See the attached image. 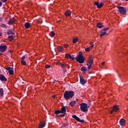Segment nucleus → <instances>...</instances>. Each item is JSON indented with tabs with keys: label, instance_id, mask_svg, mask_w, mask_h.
<instances>
[{
	"label": "nucleus",
	"instance_id": "27",
	"mask_svg": "<svg viewBox=\"0 0 128 128\" xmlns=\"http://www.w3.org/2000/svg\"><path fill=\"white\" fill-rule=\"evenodd\" d=\"M100 32L103 36L106 34V31H104V30H102L101 31H100Z\"/></svg>",
	"mask_w": 128,
	"mask_h": 128
},
{
	"label": "nucleus",
	"instance_id": "45",
	"mask_svg": "<svg viewBox=\"0 0 128 128\" xmlns=\"http://www.w3.org/2000/svg\"><path fill=\"white\" fill-rule=\"evenodd\" d=\"M104 36V35H102V34H101L100 35V36Z\"/></svg>",
	"mask_w": 128,
	"mask_h": 128
},
{
	"label": "nucleus",
	"instance_id": "3",
	"mask_svg": "<svg viewBox=\"0 0 128 128\" xmlns=\"http://www.w3.org/2000/svg\"><path fill=\"white\" fill-rule=\"evenodd\" d=\"M92 64H94V59L89 57L87 60L86 66L88 70H90L92 66Z\"/></svg>",
	"mask_w": 128,
	"mask_h": 128
},
{
	"label": "nucleus",
	"instance_id": "20",
	"mask_svg": "<svg viewBox=\"0 0 128 128\" xmlns=\"http://www.w3.org/2000/svg\"><path fill=\"white\" fill-rule=\"evenodd\" d=\"M24 26L26 28H29L30 27V24L28 22H26L24 24Z\"/></svg>",
	"mask_w": 128,
	"mask_h": 128
},
{
	"label": "nucleus",
	"instance_id": "29",
	"mask_svg": "<svg viewBox=\"0 0 128 128\" xmlns=\"http://www.w3.org/2000/svg\"><path fill=\"white\" fill-rule=\"evenodd\" d=\"M54 114H62V112H60V110H56L55 111Z\"/></svg>",
	"mask_w": 128,
	"mask_h": 128
},
{
	"label": "nucleus",
	"instance_id": "15",
	"mask_svg": "<svg viewBox=\"0 0 128 128\" xmlns=\"http://www.w3.org/2000/svg\"><path fill=\"white\" fill-rule=\"evenodd\" d=\"M16 20L14 18H12L8 22V24H14L15 23Z\"/></svg>",
	"mask_w": 128,
	"mask_h": 128
},
{
	"label": "nucleus",
	"instance_id": "18",
	"mask_svg": "<svg viewBox=\"0 0 128 128\" xmlns=\"http://www.w3.org/2000/svg\"><path fill=\"white\" fill-rule=\"evenodd\" d=\"M60 112L61 114H64V112H66V107L63 106L61 108V110H60Z\"/></svg>",
	"mask_w": 128,
	"mask_h": 128
},
{
	"label": "nucleus",
	"instance_id": "23",
	"mask_svg": "<svg viewBox=\"0 0 128 128\" xmlns=\"http://www.w3.org/2000/svg\"><path fill=\"white\" fill-rule=\"evenodd\" d=\"M97 28H104V26L101 23H98L97 24Z\"/></svg>",
	"mask_w": 128,
	"mask_h": 128
},
{
	"label": "nucleus",
	"instance_id": "12",
	"mask_svg": "<svg viewBox=\"0 0 128 128\" xmlns=\"http://www.w3.org/2000/svg\"><path fill=\"white\" fill-rule=\"evenodd\" d=\"M0 80L3 82H6L7 80L6 78V76H4V75L2 74H0Z\"/></svg>",
	"mask_w": 128,
	"mask_h": 128
},
{
	"label": "nucleus",
	"instance_id": "19",
	"mask_svg": "<svg viewBox=\"0 0 128 128\" xmlns=\"http://www.w3.org/2000/svg\"><path fill=\"white\" fill-rule=\"evenodd\" d=\"M76 104V100H73L70 103V106H74Z\"/></svg>",
	"mask_w": 128,
	"mask_h": 128
},
{
	"label": "nucleus",
	"instance_id": "35",
	"mask_svg": "<svg viewBox=\"0 0 128 128\" xmlns=\"http://www.w3.org/2000/svg\"><path fill=\"white\" fill-rule=\"evenodd\" d=\"M45 68H50V66L48 64H47L45 66Z\"/></svg>",
	"mask_w": 128,
	"mask_h": 128
},
{
	"label": "nucleus",
	"instance_id": "37",
	"mask_svg": "<svg viewBox=\"0 0 128 128\" xmlns=\"http://www.w3.org/2000/svg\"><path fill=\"white\" fill-rule=\"evenodd\" d=\"M2 2H8V0H0Z\"/></svg>",
	"mask_w": 128,
	"mask_h": 128
},
{
	"label": "nucleus",
	"instance_id": "47",
	"mask_svg": "<svg viewBox=\"0 0 128 128\" xmlns=\"http://www.w3.org/2000/svg\"><path fill=\"white\" fill-rule=\"evenodd\" d=\"M126 2H128V0H126Z\"/></svg>",
	"mask_w": 128,
	"mask_h": 128
},
{
	"label": "nucleus",
	"instance_id": "31",
	"mask_svg": "<svg viewBox=\"0 0 128 128\" xmlns=\"http://www.w3.org/2000/svg\"><path fill=\"white\" fill-rule=\"evenodd\" d=\"M21 64H22L24 66H26V61H24V60H22L21 61Z\"/></svg>",
	"mask_w": 128,
	"mask_h": 128
},
{
	"label": "nucleus",
	"instance_id": "38",
	"mask_svg": "<svg viewBox=\"0 0 128 128\" xmlns=\"http://www.w3.org/2000/svg\"><path fill=\"white\" fill-rule=\"evenodd\" d=\"M68 44H64V48H68Z\"/></svg>",
	"mask_w": 128,
	"mask_h": 128
},
{
	"label": "nucleus",
	"instance_id": "1",
	"mask_svg": "<svg viewBox=\"0 0 128 128\" xmlns=\"http://www.w3.org/2000/svg\"><path fill=\"white\" fill-rule=\"evenodd\" d=\"M74 96V92L72 90L66 91L64 94V98H65V100L72 98Z\"/></svg>",
	"mask_w": 128,
	"mask_h": 128
},
{
	"label": "nucleus",
	"instance_id": "33",
	"mask_svg": "<svg viewBox=\"0 0 128 128\" xmlns=\"http://www.w3.org/2000/svg\"><path fill=\"white\" fill-rule=\"evenodd\" d=\"M8 34H14V32H12L10 30H9L8 32Z\"/></svg>",
	"mask_w": 128,
	"mask_h": 128
},
{
	"label": "nucleus",
	"instance_id": "46",
	"mask_svg": "<svg viewBox=\"0 0 128 128\" xmlns=\"http://www.w3.org/2000/svg\"><path fill=\"white\" fill-rule=\"evenodd\" d=\"M54 98H56V96H53Z\"/></svg>",
	"mask_w": 128,
	"mask_h": 128
},
{
	"label": "nucleus",
	"instance_id": "21",
	"mask_svg": "<svg viewBox=\"0 0 128 128\" xmlns=\"http://www.w3.org/2000/svg\"><path fill=\"white\" fill-rule=\"evenodd\" d=\"M80 70L82 72H86V70H88V68H86V67H84V66H82L81 68H80Z\"/></svg>",
	"mask_w": 128,
	"mask_h": 128
},
{
	"label": "nucleus",
	"instance_id": "4",
	"mask_svg": "<svg viewBox=\"0 0 128 128\" xmlns=\"http://www.w3.org/2000/svg\"><path fill=\"white\" fill-rule=\"evenodd\" d=\"M80 108L83 112H86L88 109V104L86 103H82L80 104Z\"/></svg>",
	"mask_w": 128,
	"mask_h": 128
},
{
	"label": "nucleus",
	"instance_id": "13",
	"mask_svg": "<svg viewBox=\"0 0 128 128\" xmlns=\"http://www.w3.org/2000/svg\"><path fill=\"white\" fill-rule=\"evenodd\" d=\"M65 57L66 58H70V60H74V56H70V54H66L65 56Z\"/></svg>",
	"mask_w": 128,
	"mask_h": 128
},
{
	"label": "nucleus",
	"instance_id": "14",
	"mask_svg": "<svg viewBox=\"0 0 128 128\" xmlns=\"http://www.w3.org/2000/svg\"><path fill=\"white\" fill-rule=\"evenodd\" d=\"M46 126V122H40L39 124L38 128H43Z\"/></svg>",
	"mask_w": 128,
	"mask_h": 128
},
{
	"label": "nucleus",
	"instance_id": "2",
	"mask_svg": "<svg viewBox=\"0 0 128 128\" xmlns=\"http://www.w3.org/2000/svg\"><path fill=\"white\" fill-rule=\"evenodd\" d=\"M75 58L79 64H84V58L82 54L77 56Z\"/></svg>",
	"mask_w": 128,
	"mask_h": 128
},
{
	"label": "nucleus",
	"instance_id": "39",
	"mask_svg": "<svg viewBox=\"0 0 128 128\" xmlns=\"http://www.w3.org/2000/svg\"><path fill=\"white\" fill-rule=\"evenodd\" d=\"M24 58H26V56H23L22 58V60H24Z\"/></svg>",
	"mask_w": 128,
	"mask_h": 128
},
{
	"label": "nucleus",
	"instance_id": "22",
	"mask_svg": "<svg viewBox=\"0 0 128 128\" xmlns=\"http://www.w3.org/2000/svg\"><path fill=\"white\" fill-rule=\"evenodd\" d=\"M65 16H70V10H67L65 12Z\"/></svg>",
	"mask_w": 128,
	"mask_h": 128
},
{
	"label": "nucleus",
	"instance_id": "30",
	"mask_svg": "<svg viewBox=\"0 0 128 128\" xmlns=\"http://www.w3.org/2000/svg\"><path fill=\"white\" fill-rule=\"evenodd\" d=\"M56 36V34H54V31H52L50 32V36Z\"/></svg>",
	"mask_w": 128,
	"mask_h": 128
},
{
	"label": "nucleus",
	"instance_id": "44",
	"mask_svg": "<svg viewBox=\"0 0 128 128\" xmlns=\"http://www.w3.org/2000/svg\"><path fill=\"white\" fill-rule=\"evenodd\" d=\"M110 114H114V110L110 111Z\"/></svg>",
	"mask_w": 128,
	"mask_h": 128
},
{
	"label": "nucleus",
	"instance_id": "32",
	"mask_svg": "<svg viewBox=\"0 0 128 128\" xmlns=\"http://www.w3.org/2000/svg\"><path fill=\"white\" fill-rule=\"evenodd\" d=\"M109 28L108 27H106L105 28H103V30L104 32H106V30H108Z\"/></svg>",
	"mask_w": 128,
	"mask_h": 128
},
{
	"label": "nucleus",
	"instance_id": "7",
	"mask_svg": "<svg viewBox=\"0 0 128 128\" xmlns=\"http://www.w3.org/2000/svg\"><path fill=\"white\" fill-rule=\"evenodd\" d=\"M6 70L10 74H14V68L10 67H7L6 68Z\"/></svg>",
	"mask_w": 128,
	"mask_h": 128
},
{
	"label": "nucleus",
	"instance_id": "11",
	"mask_svg": "<svg viewBox=\"0 0 128 128\" xmlns=\"http://www.w3.org/2000/svg\"><path fill=\"white\" fill-rule=\"evenodd\" d=\"M80 82L82 86H84L86 84V80L84 78H80Z\"/></svg>",
	"mask_w": 128,
	"mask_h": 128
},
{
	"label": "nucleus",
	"instance_id": "8",
	"mask_svg": "<svg viewBox=\"0 0 128 128\" xmlns=\"http://www.w3.org/2000/svg\"><path fill=\"white\" fill-rule=\"evenodd\" d=\"M119 124L121 126H126V120L124 118L120 119Z\"/></svg>",
	"mask_w": 128,
	"mask_h": 128
},
{
	"label": "nucleus",
	"instance_id": "5",
	"mask_svg": "<svg viewBox=\"0 0 128 128\" xmlns=\"http://www.w3.org/2000/svg\"><path fill=\"white\" fill-rule=\"evenodd\" d=\"M118 8L121 14H124L126 12V9L122 6H118Z\"/></svg>",
	"mask_w": 128,
	"mask_h": 128
},
{
	"label": "nucleus",
	"instance_id": "16",
	"mask_svg": "<svg viewBox=\"0 0 128 128\" xmlns=\"http://www.w3.org/2000/svg\"><path fill=\"white\" fill-rule=\"evenodd\" d=\"M58 50L60 52H62L64 51V47L62 46H58L57 48Z\"/></svg>",
	"mask_w": 128,
	"mask_h": 128
},
{
	"label": "nucleus",
	"instance_id": "17",
	"mask_svg": "<svg viewBox=\"0 0 128 128\" xmlns=\"http://www.w3.org/2000/svg\"><path fill=\"white\" fill-rule=\"evenodd\" d=\"M120 110V108H118V106H113V110L114 112H118V110Z\"/></svg>",
	"mask_w": 128,
	"mask_h": 128
},
{
	"label": "nucleus",
	"instance_id": "6",
	"mask_svg": "<svg viewBox=\"0 0 128 128\" xmlns=\"http://www.w3.org/2000/svg\"><path fill=\"white\" fill-rule=\"evenodd\" d=\"M8 48V46L6 44H1L0 45V52H4L6 51V50Z\"/></svg>",
	"mask_w": 128,
	"mask_h": 128
},
{
	"label": "nucleus",
	"instance_id": "25",
	"mask_svg": "<svg viewBox=\"0 0 128 128\" xmlns=\"http://www.w3.org/2000/svg\"><path fill=\"white\" fill-rule=\"evenodd\" d=\"M8 38L10 42H12L14 40V36H10L8 37Z\"/></svg>",
	"mask_w": 128,
	"mask_h": 128
},
{
	"label": "nucleus",
	"instance_id": "43",
	"mask_svg": "<svg viewBox=\"0 0 128 128\" xmlns=\"http://www.w3.org/2000/svg\"><path fill=\"white\" fill-rule=\"evenodd\" d=\"M89 44H92V45L94 44V42H90L89 43Z\"/></svg>",
	"mask_w": 128,
	"mask_h": 128
},
{
	"label": "nucleus",
	"instance_id": "41",
	"mask_svg": "<svg viewBox=\"0 0 128 128\" xmlns=\"http://www.w3.org/2000/svg\"><path fill=\"white\" fill-rule=\"evenodd\" d=\"M94 44H92V46H90V48H94Z\"/></svg>",
	"mask_w": 128,
	"mask_h": 128
},
{
	"label": "nucleus",
	"instance_id": "24",
	"mask_svg": "<svg viewBox=\"0 0 128 128\" xmlns=\"http://www.w3.org/2000/svg\"><path fill=\"white\" fill-rule=\"evenodd\" d=\"M78 42V38H74L72 40L73 44H76V42Z\"/></svg>",
	"mask_w": 128,
	"mask_h": 128
},
{
	"label": "nucleus",
	"instance_id": "36",
	"mask_svg": "<svg viewBox=\"0 0 128 128\" xmlns=\"http://www.w3.org/2000/svg\"><path fill=\"white\" fill-rule=\"evenodd\" d=\"M1 26H2V28H6V25H5L4 24H1Z\"/></svg>",
	"mask_w": 128,
	"mask_h": 128
},
{
	"label": "nucleus",
	"instance_id": "40",
	"mask_svg": "<svg viewBox=\"0 0 128 128\" xmlns=\"http://www.w3.org/2000/svg\"><path fill=\"white\" fill-rule=\"evenodd\" d=\"M104 64H106V62H102V66H104Z\"/></svg>",
	"mask_w": 128,
	"mask_h": 128
},
{
	"label": "nucleus",
	"instance_id": "34",
	"mask_svg": "<svg viewBox=\"0 0 128 128\" xmlns=\"http://www.w3.org/2000/svg\"><path fill=\"white\" fill-rule=\"evenodd\" d=\"M90 48H87L85 49L86 52H90Z\"/></svg>",
	"mask_w": 128,
	"mask_h": 128
},
{
	"label": "nucleus",
	"instance_id": "9",
	"mask_svg": "<svg viewBox=\"0 0 128 128\" xmlns=\"http://www.w3.org/2000/svg\"><path fill=\"white\" fill-rule=\"evenodd\" d=\"M94 4L97 6L98 8H102V6H104V4H102V2L100 4L98 2H95Z\"/></svg>",
	"mask_w": 128,
	"mask_h": 128
},
{
	"label": "nucleus",
	"instance_id": "28",
	"mask_svg": "<svg viewBox=\"0 0 128 128\" xmlns=\"http://www.w3.org/2000/svg\"><path fill=\"white\" fill-rule=\"evenodd\" d=\"M60 66L62 68H64L66 66V64L64 63H60Z\"/></svg>",
	"mask_w": 128,
	"mask_h": 128
},
{
	"label": "nucleus",
	"instance_id": "26",
	"mask_svg": "<svg viewBox=\"0 0 128 128\" xmlns=\"http://www.w3.org/2000/svg\"><path fill=\"white\" fill-rule=\"evenodd\" d=\"M4 96V90L0 88V96Z\"/></svg>",
	"mask_w": 128,
	"mask_h": 128
},
{
	"label": "nucleus",
	"instance_id": "42",
	"mask_svg": "<svg viewBox=\"0 0 128 128\" xmlns=\"http://www.w3.org/2000/svg\"><path fill=\"white\" fill-rule=\"evenodd\" d=\"M2 6V2H0V7Z\"/></svg>",
	"mask_w": 128,
	"mask_h": 128
},
{
	"label": "nucleus",
	"instance_id": "10",
	"mask_svg": "<svg viewBox=\"0 0 128 128\" xmlns=\"http://www.w3.org/2000/svg\"><path fill=\"white\" fill-rule=\"evenodd\" d=\"M73 118H74V120H78V122H84V120H80L78 117L76 116V115L72 116Z\"/></svg>",
	"mask_w": 128,
	"mask_h": 128
}]
</instances>
